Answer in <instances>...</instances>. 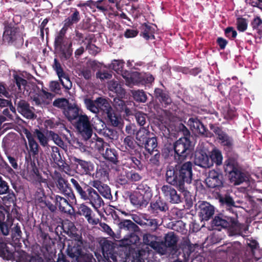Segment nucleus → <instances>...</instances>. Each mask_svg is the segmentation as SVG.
Masks as SVG:
<instances>
[{
	"label": "nucleus",
	"mask_w": 262,
	"mask_h": 262,
	"mask_svg": "<svg viewBox=\"0 0 262 262\" xmlns=\"http://www.w3.org/2000/svg\"><path fill=\"white\" fill-rule=\"evenodd\" d=\"M184 137L180 138L173 143L174 160L177 164H192L187 161L191 157V142L190 140L189 130L182 125Z\"/></svg>",
	"instance_id": "obj_1"
},
{
	"label": "nucleus",
	"mask_w": 262,
	"mask_h": 262,
	"mask_svg": "<svg viewBox=\"0 0 262 262\" xmlns=\"http://www.w3.org/2000/svg\"><path fill=\"white\" fill-rule=\"evenodd\" d=\"M66 225L64 226V231L72 238L68 243L67 254L69 257L78 261V258L83 255L82 237L77 233L76 228L72 222L68 223L67 228Z\"/></svg>",
	"instance_id": "obj_2"
},
{
	"label": "nucleus",
	"mask_w": 262,
	"mask_h": 262,
	"mask_svg": "<svg viewBox=\"0 0 262 262\" xmlns=\"http://www.w3.org/2000/svg\"><path fill=\"white\" fill-rule=\"evenodd\" d=\"M210 129L215 134L217 140L221 146L223 147L225 151L233 150L234 148V139L226 132L223 130L220 127L213 124L209 125Z\"/></svg>",
	"instance_id": "obj_3"
},
{
	"label": "nucleus",
	"mask_w": 262,
	"mask_h": 262,
	"mask_svg": "<svg viewBox=\"0 0 262 262\" xmlns=\"http://www.w3.org/2000/svg\"><path fill=\"white\" fill-rule=\"evenodd\" d=\"M235 165H224V168L226 174H229L230 181L234 185H238L244 182L249 181L250 175L242 171L234 166Z\"/></svg>",
	"instance_id": "obj_4"
},
{
	"label": "nucleus",
	"mask_w": 262,
	"mask_h": 262,
	"mask_svg": "<svg viewBox=\"0 0 262 262\" xmlns=\"http://www.w3.org/2000/svg\"><path fill=\"white\" fill-rule=\"evenodd\" d=\"M4 26L3 34V40L4 42L12 44L17 40L23 39L19 27L7 21H5Z\"/></svg>",
	"instance_id": "obj_5"
},
{
	"label": "nucleus",
	"mask_w": 262,
	"mask_h": 262,
	"mask_svg": "<svg viewBox=\"0 0 262 262\" xmlns=\"http://www.w3.org/2000/svg\"><path fill=\"white\" fill-rule=\"evenodd\" d=\"M85 192L81 199L84 201H89V203L92 205L94 210L100 213L99 208L104 205V202L98 192L92 187L85 186Z\"/></svg>",
	"instance_id": "obj_6"
},
{
	"label": "nucleus",
	"mask_w": 262,
	"mask_h": 262,
	"mask_svg": "<svg viewBox=\"0 0 262 262\" xmlns=\"http://www.w3.org/2000/svg\"><path fill=\"white\" fill-rule=\"evenodd\" d=\"M99 100L100 103L102 104V115L106 122L114 127L119 126L120 123V117L116 113L110 103L105 99Z\"/></svg>",
	"instance_id": "obj_7"
},
{
	"label": "nucleus",
	"mask_w": 262,
	"mask_h": 262,
	"mask_svg": "<svg viewBox=\"0 0 262 262\" xmlns=\"http://www.w3.org/2000/svg\"><path fill=\"white\" fill-rule=\"evenodd\" d=\"M75 127L85 140L90 139L93 129L89 118L86 115H81L75 123Z\"/></svg>",
	"instance_id": "obj_8"
},
{
	"label": "nucleus",
	"mask_w": 262,
	"mask_h": 262,
	"mask_svg": "<svg viewBox=\"0 0 262 262\" xmlns=\"http://www.w3.org/2000/svg\"><path fill=\"white\" fill-rule=\"evenodd\" d=\"M124 62L120 60H114L112 61L111 67V68L116 71L118 74H121L123 77L125 78L129 84H132L133 85H139L140 84H143V81L141 79L140 77L137 78L136 76V74L130 75V77H128V74L127 75V72H123V67L124 66Z\"/></svg>",
	"instance_id": "obj_9"
},
{
	"label": "nucleus",
	"mask_w": 262,
	"mask_h": 262,
	"mask_svg": "<svg viewBox=\"0 0 262 262\" xmlns=\"http://www.w3.org/2000/svg\"><path fill=\"white\" fill-rule=\"evenodd\" d=\"M41 165H19L21 168L20 174L26 179L36 178L40 181L41 179V172L48 174L47 171L40 170Z\"/></svg>",
	"instance_id": "obj_10"
},
{
	"label": "nucleus",
	"mask_w": 262,
	"mask_h": 262,
	"mask_svg": "<svg viewBox=\"0 0 262 262\" xmlns=\"http://www.w3.org/2000/svg\"><path fill=\"white\" fill-rule=\"evenodd\" d=\"M25 134L28 140L30 164H43L41 160L38 159L39 145L38 143L35 140L32 134L28 130L26 129Z\"/></svg>",
	"instance_id": "obj_11"
},
{
	"label": "nucleus",
	"mask_w": 262,
	"mask_h": 262,
	"mask_svg": "<svg viewBox=\"0 0 262 262\" xmlns=\"http://www.w3.org/2000/svg\"><path fill=\"white\" fill-rule=\"evenodd\" d=\"M187 124L192 132L198 134L209 138L213 136V134L209 131L196 116H192L189 118Z\"/></svg>",
	"instance_id": "obj_12"
},
{
	"label": "nucleus",
	"mask_w": 262,
	"mask_h": 262,
	"mask_svg": "<svg viewBox=\"0 0 262 262\" xmlns=\"http://www.w3.org/2000/svg\"><path fill=\"white\" fill-rule=\"evenodd\" d=\"M169 209L168 204L161 197L156 196L150 203L148 211L154 216L167 212Z\"/></svg>",
	"instance_id": "obj_13"
},
{
	"label": "nucleus",
	"mask_w": 262,
	"mask_h": 262,
	"mask_svg": "<svg viewBox=\"0 0 262 262\" xmlns=\"http://www.w3.org/2000/svg\"><path fill=\"white\" fill-rule=\"evenodd\" d=\"M40 92L32 94L30 96L31 99L36 105L45 106L49 105L55 97V95L45 91L43 89L40 90Z\"/></svg>",
	"instance_id": "obj_14"
},
{
	"label": "nucleus",
	"mask_w": 262,
	"mask_h": 262,
	"mask_svg": "<svg viewBox=\"0 0 262 262\" xmlns=\"http://www.w3.org/2000/svg\"><path fill=\"white\" fill-rule=\"evenodd\" d=\"M53 178L61 192L71 198L74 196V194L70 184L67 180L62 177L60 173L55 170Z\"/></svg>",
	"instance_id": "obj_15"
},
{
	"label": "nucleus",
	"mask_w": 262,
	"mask_h": 262,
	"mask_svg": "<svg viewBox=\"0 0 262 262\" xmlns=\"http://www.w3.org/2000/svg\"><path fill=\"white\" fill-rule=\"evenodd\" d=\"M179 169L178 186L182 187L184 183H190L192 180V165H176Z\"/></svg>",
	"instance_id": "obj_16"
},
{
	"label": "nucleus",
	"mask_w": 262,
	"mask_h": 262,
	"mask_svg": "<svg viewBox=\"0 0 262 262\" xmlns=\"http://www.w3.org/2000/svg\"><path fill=\"white\" fill-rule=\"evenodd\" d=\"M14 104L17 107V111L24 117L27 119H33L35 116L32 110L33 107L30 106V104L26 100L24 99L18 100L17 98H16Z\"/></svg>",
	"instance_id": "obj_17"
},
{
	"label": "nucleus",
	"mask_w": 262,
	"mask_h": 262,
	"mask_svg": "<svg viewBox=\"0 0 262 262\" xmlns=\"http://www.w3.org/2000/svg\"><path fill=\"white\" fill-rule=\"evenodd\" d=\"M112 246L108 242H104L102 246V250L104 257L107 262H124V258L121 257L118 253L112 250Z\"/></svg>",
	"instance_id": "obj_18"
},
{
	"label": "nucleus",
	"mask_w": 262,
	"mask_h": 262,
	"mask_svg": "<svg viewBox=\"0 0 262 262\" xmlns=\"http://www.w3.org/2000/svg\"><path fill=\"white\" fill-rule=\"evenodd\" d=\"M143 240L144 244L150 246L158 253L162 255L165 254V247L163 243H160L157 241V237L156 235L150 233L145 234L143 236Z\"/></svg>",
	"instance_id": "obj_19"
},
{
	"label": "nucleus",
	"mask_w": 262,
	"mask_h": 262,
	"mask_svg": "<svg viewBox=\"0 0 262 262\" xmlns=\"http://www.w3.org/2000/svg\"><path fill=\"white\" fill-rule=\"evenodd\" d=\"M196 210L202 220H209L214 213V206L207 202L200 203L196 208Z\"/></svg>",
	"instance_id": "obj_20"
},
{
	"label": "nucleus",
	"mask_w": 262,
	"mask_h": 262,
	"mask_svg": "<svg viewBox=\"0 0 262 262\" xmlns=\"http://www.w3.org/2000/svg\"><path fill=\"white\" fill-rule=\"evenodd\" d=\"M161 191L164 196L172 204H179L182 202V198L177 191L170 185H163Z\"/></svg>",
	"instance_id": "obj_21"
},
{
	"label": "nucleus",
	"mask_w": 262,
	"mask_h": 262,
	"mask_svg": "<svg viewBox=\"0 0 262 262\" xmlns=\"http://www.w3.org/2000/svg\"><path fill=\"white\" fill-rule=\"evenodd\" d=\"M78 213L81 216H83L86 219L88 222L92 225H96L99 222V219L95 218V214L91 208L84 204H82L78 207Z\"/></svg>",
	"instance_id": "obj_22"
},
{
	"label": "nucleus",
	"mask_w": 262,
	"mask_h": 262,
	"mask_svg": "<svg viewBox=\"0 0 262 262\" xmlns=\"http://www.w3.org/2000/svg\"><path fill=\"white\" fill-rule=\"evenodd\" d=\"M248 245L250 248L249 257L245 258L243 262H253V258L256 261L262 257V250L259 249L258 243L255 240H250Z\"/></svg>",
	"instance_id": "obj_23"
},
{
	"label": "nucleus",
	"mask_w": 262,
	"mask_h": 262,
	"mask_svg": "<svg viewBox=\"0 0 262 262\" xmlns=\"http://www.w3.org/2000/svg\"><path fill=\"white\" fill-rule=\"evenodd\" d=\"M131 204L138 208L142 209L146 207L150 198L141 194L140 193L134 192L129 196Z\"/></svg>",
	"instance_id": "obj_24"
},
{
	"label": "nucleus",
	"mask_w": 262,
	"mask_h": 262,
	"mask_svg": "<svg viewBox=\"0 0 262 262\" xmlns=\"http://www.w3.org/2000/svg\"><path fill=\"white\" fill-rule=\"evenodd\" d=\"M222 177L215 171L210 172L205 180L207 186L211 188L219 189L223 186Z\"/></svg>",
	"instance_id": "obj_25"
},
{
	"label": "nucleus",
	"mask_w": 262,
	"mask_h": 262,
	"mask_svg": "<svg viewBox=\"0 0 262 262\" xmlns=\"http://www.w3.org/2000/svg\"><path fill=\"white\" fill-rule=\"evenodd\" d=\"M229 227H230L231 235H243L247 230V227L245 225L239 223L234 217L230 218Z\"/></svg>",
	"instance_id": "obj_26"
},
{
	"label": "nucleus",
	"mask_w": 262,
	"mask_h": 262,
	"mask_svg": "<svg viewBox=\"0 0 262 262\" xmlns=\"http://www.w3.org/2000/svg\"><path fill=\"white\" fill-rule=\"evenodd\" d=\"M155 27H157L156 25L143 23L140 27L141 30L140 36L147 40L155 39L154 35L155 33Z\"/></svg>",
	"instance_id": "obj_27"
},
{
	"label": "nucleus",
	"mask_w": 262,
	"mask_h": 262,
	"mask_svg": "<svg viewBox=\"0 0 262 262\" xmlns=\"http://www.w3.org/2000/svg\"><path fill=\"white\" fill-rule=\"evenodd\" d=\"M80 19L79 11L77 9L72 8L71 9L69 16L63 21V27L67 29L71 27L74 24H77Z\"/></svg>",
	"instance_id": "obj_28"
},
{
	"label": "nucleus",
	"mask_w": 262,
	"mask_h": 262,
	"mask_svg": "<svg viewBox=\"0 0 262 262\" xmlns=\"http://www.w3.org/2000/svg\"><path fill=\"white\" fill-rule=\"evenodd\" d=\"M155 97L162 103L164 106L170 104L172 100L169 95V93L160 88H156L154 91Z\"/></svg>",
	"instance_id": "obj_29"
},
{
	"label": "nucleus",
	"mask_w": 262,
	"mask_h": 262,
	"mask_svg": "<svg viewBox=\"0 0 262 262\" xmlns=\"http://www.w3.org/2000/svg\"><path fill=\"white\" fill-rule=\"evenodd\" d=\"M80 109L76 104L69 103L67 107L63 111V113L69 121H72L77 118L78 119Z\"/></svg>",
	"instance_id": "obj_30"
},
{
	"label": "nucleus",
	"mask_w": 262,
	"mask_h": 262,
	"mask_svg": "<svg viewBox=\"0 0 262 262\" xmlns=\"http://www.w3.org/2000/svg\"><path fill=\"white\" fill-rule=\"evenodd\" d=\"M100 99L103 98L98 97L95 101L90 98H85L84 100V103L88 110L94 113L97 114L99 112L100 110L102 112V104L100 103V101L98 100Z\"/></svg>",
	"instance_id": "obj_31"
},
{
	"label": "nucleus",
	"mask_w": 262,
	"mask_h": 262,
	"mask_svg": "<svg viewBox=\"0 0 262 262\" xmlns=\"http://www.w3.org/2000/svg\"><path fill=\"white\" fill-rule=\"evenodd\" d=\"M178 242V237L173 232H170L166 234L164 236V242L161 243L163 244L165 247V254L167 253L168 248L174 249L176 247Z\"/></svg>",
	"instance_id": "obj_32"
},
{
	"label": "nucleus",
	"mask_w": 262,
	"mask_h": 262,
	"mask_svg": "<svg viewBox=\"0 0 262 262\" xmlns=\"http://www.w3.org/2000/svg\"><path fill=\"white\" fill-rule=\"evenodd\" d=\"M137 142L131 136H126L123 140L119 149L123 152H130L136 147Z\"/></svg>",
	"instance_id": "obj_33"
},
{
	"label": "nucleus",
	"mask_w": 262,
	"mask_h": 262,
	"mask_svg": "<svg viewBox=\"0 0 262 262\" xmlns=\"http://www.w3.org/2000/svg\"><path fill=\"white\" fill-rule=\"evenodd\" d=\"M108 88L110 91L116 94L118 97L123 98L125 95V91L122 88V85L118 81L111 80L108 83Z\"/></svg>",
	"instance_id": "obj_34"
},
{
	"label": "nucleus",
	"mask_w": 262,
	"mask_h": 262,
	"mask_svg": "<svg viewBox=\"0 0 262 262\" xmlns=\"http://www.w3.org/2000/svg\"><path fill=\"white\" fill-rule=\"evenodd\" d=\"M54 202L56 206L59 208L61 211L68 212L70 211V209L68 208L71 206L66 199L56 195L55 196Z\"/></svg>",
	"instance_id": "obj_35"
},
{
	"label": "nucleus",
	"mask_w": 262,
	"mask_h": 262,
	"mask_svg": "<svg viewBox=\"0 0 262 262\" xmlns=\"http://www.w3.org/2000/svg\"><path fill=\"white\" fill-rule=\"evenodd\" d=\"M230 218H227V220L222 215L215 216L212 221V227H216V229L220 230V228H227L230 226Z\"/></svg>",
	"instance_id": "obj_36"
},
{
	"label": "nucleus",
	"mask_w": 262,
	"mask_h": 262,
	"mask_svg": "<svg viewBox=\"0 0 262 262\" xmlns=\"http://www.w3.org/2000/svg\"><path fill=\"white\" fill-rule=\"evenodd\" d=\"M150 136V132L147 127H141L136 135V139L138 142L139 145L143 147V144Z\"/></svg>",
	"instance_id": "obj_37"
},
{
	"label": "nucleus",
	"mask_w": 262,
	"mask_h": 262,
	"mask_svg": "<svg viewBox=\"0 0 262 262\" xmlns=\"http://www.w3.org/2000/svg\"><path fill=\"white\" fill-rule=\"evenodd\" d=\"M157 146V138L156 136H150L143 144V147H144L146 150L150 155L155 151H157V150L156 149Z\"/></svg>",
	"instance_id": "obj_38"
},
{
	"label": "nucleus",
	"mask_w": 262,
	"mask_h": 262,
	"mask_svg": "<svg viewBox=\"0 0 262 262\" xmlns=\"http://www.w3.org/2000/svg\"><path fill=\"white\" fill-rule=\"evenodd\" d=\"M166 181L172 185L178 186L179 177L177 176L174 169L171 166H168L166 173Z\"/></svg>",
	"instance_id": "obj_39"
},
{
	"label": "nucleus",
	"mask_w": 262,
	"mask_h": 262,
	"mask_svg": "<svg viewBox=\"0 0 262 262\" xmlns=\"http://www.w3.org/2000/svg\"><path fill=\"white\" fill-rule=\"evenodd\" d=\"M193 164H209V156L203 150L195 152Z\"/></svg>",
	"instance_id": "obj_40"
},
{
	"label": "nucleus",
	"mask_w": 262,
	"mask_h": 262,
	"mask_svg": "<svg viewBox=\"0 0 262 262\" xmlns=\"http://www.w3.org/2000/svg\"><path fill=\"white\" fill-rule=\"evenodd\" d=\"M0 256L7 260L14 258L13 250H10L7 244L4 242H0Z\"/></svg>",
	"instance_id": "obj_41"
},
{
	"label": "nucleus",
	"mask_w": 262,
	"mask_h": 262,
	"mask_svg": "<svg viewBox=\"0 0 262 262\" xmlns=\"http://www.w3.org/2000/svg\"><path fill=\"white\" fill-rule=\"evenodd\" d=\"M209 156L211 160L212 164H222L223 155L221 151L215 147L210 151Z\"/></svg>",
	"instance_id": "obj_42"
},
{
	"label": "nucleus",
	"mask_w": 262,
	"mask_h": 262,
	"mask_svg": "<svg viewBox=\"0 0 262 262\" xmlns=\"http://www.w3.org/2000/svg\"><path fill=\"white\" fill-rule=\"evenodd\" d=\"M134 116L137 124L143 127H148L147 121H148V117L146 114L141 112L138 111L134 114Z\"/></svg>",
	"instance_id": "obj_43"
},
{
	"label": "nucleus",
	"mask_w": 262,
	"mask_h": 262,
	"mask_svg": "<svg viewBox=\"0 0 262 262\" xmlns=\"http://www.w3.org/2000/svg\"><path fill=\"white\" fill-rule=\"evenodd\" d=\"M102 155L105 160L112 162L113 164H116L118 162L117 153L114 149L110 148L107 147Z\"/></svg>",
	"instance_id": "obj_44"
},
{
	"label": "nucleus",
	"mask_w": 262,
	"mask_h": 262,
	"mask_svg": "<svg viewBox=\"0 0 262 262\" xmlns=\"http://www.w3.org/2000/svg\"><path fill=\"white\" fill-rule=\"evenodd\" d=\"M67 30V28L63 27L59 31L57 35L55 37L54 45L56 48H62V47L63 46V45H66V43H64V37L66 36Z\"/></svg>",
	"instance_id": "obj_45"
},
{
	"label": "nucleus",
	"mask_w": 262,
	"mask_h": 262,
	"mask_svg": "<svg viewBox=\"0 0 262 262\" xmlns=\"http://www.w3.org/2000/svg\"><path fill=\"white\" fill-rule=\"evenodd\" d=\"M72 42H67L63 45L62 48L60 49L61 53L63 58L65 60L69 59L73 54Z\"/></svg>",
	"instance_id": "obj_46"
},
{
	"label": "nucleus",
	"mask_w": 262,
	"mask_h": 262,
	"mask_svg": "<svg viewBox=\"0 0 262 262\" xmlns=\"http://www.w3.org/2000/svg\"><path fill=\"white\" fill-rule=\"evenodd\" d=\"M241 246L239 243L230 244L227 248L226 252L229 256L236 258L239 252Z\"/></svg>",
	"instance_id": "obj_47"
},
{
	"label": "nucleus",
	"mask_w": 262,
	"mask_h": 262,
	"mask_svg": "<svg viewBox=\"0 0 262 262\" xmlns=\"http://www.w3.org/2000/svg\"><path fill=\"white\" fill-rule=\"evenodd\" d=\"M109 171V165H97L96 177L100 179L107 178Z\"/></svg>",
	"instance_id": "obj_48"
},
{
	"label": "nucleus",
	"mask_w": 262,
	"mask_h": 262,
	"mask_svg": "<svg viewBox=\"0 0 262 262\" xmlns=\"http://www.w3.org/2000/svg\"><path fill=\"white\" fill-rule=\"evenodd\" d=\"M139 238L138 236L136 235L134 233L130 234L127 236L124 237L123 239L120 241V245L122 246H129L132 244H136L139 241Z\"/></svg>",
	"instance_id": "obj_49"
},
{
	"label": "nucleus",
	"mask_w": 262,
	"mask_h": 262,
	"mask_svg": "<svg viewBox=\"0 0 262 262\" xmlns=\"http://www.w3.org/2000/svg\"><path fill=\"white\" fill-rule=\"evenodd\" d=\"M137 190L136 192L145 195L147 198H151L152 196L151 188L145 184L141 183L139 184L137 187Z\"/></svg>",
	"instance_id": "obj_50"
},
{
	"label": "nucleus",
	"mask_w": 262,
	"mask_h": 262,
	"mask_svg": "<svg viewBox=\"0 0 262 262\" xmlns=\"http://www.w3.org/2000/svg\"><path fill=\"white\" fill-rule=\"evenodd\" d=\"M131 93L136 101L145 102L147 100V95L143 90H132Z\"/></svg>",
	"instance_id": "obj_51"
},
{
	"label": "nucleus",
	"mask_w": 262,
	"mask_h": 262,
	"mask_svg": "<svg viewBox=\"0 0 262 262\" xmlns=\"http://www.w3.org/2000/svg\"><path fill=\"white\" fill-rule=\"evenodd\" d=\"M52 68L56 72L59 79L66 77V73L64 72L61 63L56 58L54 59V63L52 64Z\"/></svg>",
	"instance_id": "obj_52"
},
{
	"label": "nucleus",
	"mask_w": 262,
	"mask_h": 262,
	"mask_svg": "<svg viewBox=\"0 0 262 262\" xmlns=\"http://www.w3.org/2000/svg\"><path fill=\"white\" fill-rule=\"evenodd\" d=\"M34 136L38 140L40 145L43 147L48 145V138L40 129H35L34 132Z\"/></svg>",
	"instance_id": "obj_53"
},
{
	"label": "nucleus",
	"mask_w": 262,
	"mask_h": 262,
	"mask_svg": "<svg viewBox=\"0 0 262 262\" xmlns=\"http://www.w3.org/2000/svg\"><path fill=\"white\" fill-rule=\"evenodd\" d=\"M121 97H116L114 99V106L116 109L120 112L126 111L127 109L125 102Z\"/></svg>",
	"instance_id": "obj_54"
},
{
	"label": "nucleus",
	"mask_w": 262,
	"mask_h": 262,
	"mask_svg": "<svg viewBox=\"0 0 262 262\" xmlns=\"http://www.w3.org/2000/svg\"><path fill=\"white\" fill-rule=\"evenodd\" d=\"M174 154L173 144L166 143L162 149V155L164 158H168L169 156H173Z\"/></svg>",
	"instance_id": "obj_55"
},
{
	"label": "nucleus",
	"mask_w": 262,
	"mask_h": 262,
	"mask_svg": "<svg viewBox=\"0 0 262 262\" xmlns=\"http://www.w3.org/2000/svg\"><path fill=\"white\" fill-rule=\"evenodd\" d=\"M5 215L4 213L0 211V231L4 235H8L9 233V228L5 222Z\"/></svg>",
	"instance_id": "obj_56"
},
{
	"label": "nucleus",
	"mask_w": 262,
	"mask_h": 262,
	"mask_svg": "<svg viewBox=\"0 0 262 262\" xmlns=\"http://www.w3.org/2000/svg\"><path fill=\"white\" fill-rule=\"evenodd\" d=\"M14 82L18 87V90L21 92L25 90V87L27 84V81L25 79L20 77L17 74L13 75Z\"/></svg>",
	"instance_id": "obj_57"
},
{
	"label": "nucleus",
	"mask_w": 262,
	"mask_h": 262,
	"mask_svg": "<svg viewBox=\"0 0 262 262\" xmlns=\"http://www.w3.org/2000/svg\"><path fill=\"white\" fill-rule=\"evenodd\" d=\"M103 135L111 140L117 139L118 138L117 132L114 128L105 127L102 130Z\"/></svg>",
	"instance_id": "obj_58"
},
{
	"label": "nucleus",
	"mask_w": 262,
	"mask_h": 262,
	"mask_svg": "<svg viewBox=\"0 0 262 262\" xmlns=\"http://www.w3.org/2000/svg\"><path fill=\"white\" fill-rule=\"evenodd\" d=\"M177 187L182 193L184 196V198L185 199V201L188 206L191 207L192 205V201L190 193L188 190L185 189L184 185H183L182 187H181V186H177Z\"/></svg>",
	"instance_id": "obj_59"
},
{
	"label": "nucleus",
	"mask_w": 262,
	"mask_h": 262,
	"mask_svg": "<svg viewBox=\"0 0 262 262\" xmlns=\"http://www.w3.org/2000/svg\"><path fill=\"white\" fill-rule=\"evenodd\" d=\"M227 159L225 164H238V156L233 152V150H229V151H225Z\"/></svg>",
	"instance_id": "obj_60"
},
{
	"label": "nucleus",
	"mask_w": 262,
	"mask_h": 262,
	"mask_svg": "<svg viewBox=\"0 0 262 262\" xmlns=\"http://www.w3.org/2000/svg\"><path fill=\"white\" fill-rule=\"evenodd\" d=\"M120 226L121 228H123L127 230L136 231L138 228V226L129 220H125L120 223Z\"/></svg>",
	"instance_id": "obj_61"
},
{
	"label": "nucleus",
	"mask_w": 262,
	"mask_h": 262,
	"mask_svg": "<svg viewBox=\"0 0 262 262\" xmlns=\"http://www.w3.org/2000/svg\"><path fill=\"white\" fill-rule=\"evenodd\" d=\"M251 25L253 30H256L259 35L262 36V30L260 29L262 25V19L256 16L251 21Z\"/></svg>",
	"instance_id": "obj_62"
},
{
	"label": "nucleus",
	"mask_w": 262,
	"mask_h": 262,
	"mask_svg": "<svg viewBox=\"0 0 262 262\" xmlns=\"http://www.w3.org/2000/svg\"><path fill=\"white\" fill-rule=\"evenodd\" d=\"M69 104V101L66 98H57L53 102V105L54 107L63 109V111L67 107Z\"/></svg>",
	"instance_id": "obj_63"
},
{
	"label": "nucleus",
	"mask_w": 262,
	"mask_h": 262,
	"mask_svg": "<svg viewBox=\"0 0 262 262\" xmlns=\"http://www.w3.org/2000/svg\"><path fill=\"white\" fill-rule=\"evenodd\" d=\"M107 147H109V145L107 143L104 142L101 138L97 139L95 144V148L100 154L102 155Z\"/></svg>",
	"instance_id": "obj_64"
}]
</instances>
